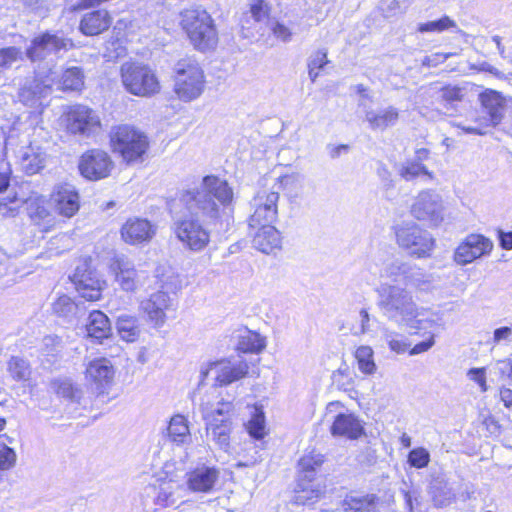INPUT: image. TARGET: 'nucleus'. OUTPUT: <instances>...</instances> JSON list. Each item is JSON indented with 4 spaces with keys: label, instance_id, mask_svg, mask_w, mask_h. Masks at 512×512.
<instances>
[{
    "label": "nucleus",
    "instance_id": "1",
    "mask_svg": "<svg viewBox=\"0 0 512 512\" xmlns=\"http://www.w3.org/2000/svg\"><path fill=\"white\" fill-rule=\"evenodd\" d=\"M233 200V190L226 180L207 175L198 183L181 188L170 206L173 229L183 247L192 252L203 251L210 243V232L200 223L216 222L222 209Z\"/></svg>",
    "mask_w": 512,
    "mask_h": 512
},
{
    "label": "nucleus",
    "instance_id": "2",
    "mask_svg": "<svg viewBox=\"0 0 512 512\" xmlns=\"http://www.w3.org/2000/svg\"><path fill=\"white\" fill-rule=\"evenodd\" d=\"M377 295V306L383 316L399 326L412 329L417 334L436 325L435 319L427 315L428 310L419 306L406 288L383 283L378 287Z\"/></svg>",
    "mask_w": 512,
    "mask_h": 512
},
{
    "label": "nucleus",
    "instance_id": "3",
    "mask_svg": "<svg viewBox=\"0 0 512 512\" xmlns=\"http://www.w3.org/2000/svg\"><path fill=\"white\" fill-rule=\"evenodd\" d=\"M181 27L193 46L206 51L213 49L218 42V34L211 15L200 7L186 9L181 13Z\"/></svg>",
    "mask_w": 512,
    "mask_h": 512
},
{
    "label": "nucleus",
    "instance_id": "4",
    "mask_svg": "<svg viewBox=\"0 0 512 512\" xmlns=\"http://www.w3.org/2000/svg\"><path fill=\"white\" fill-rule=\"evenodd\" d=\"M200 411L206 424L208 436L221 448L228 447L232 431L233 403L224 400H220L216 404L202 402Z\"/></svg>",
    "mask_w": 512,
    "mask_h": 512
},
{
    "label": "nucleus",
    "instance_id": "5",
    "mask_svg": "<svg viewBox=\"0 0 512 512\" xmlns=\"http://www.w3.org/2000/svg\"><path fill=\"white\" fill-rule=\"evenodd\" d=\"M174 92L184 102L199 98L205 89V74L196 59L185 57L174 66Z\"/></svg>",
    "mask_w": 512,
    "mask_h": 512
},
{
    "label": "nucleus",
    "instance_id": "6",
    "mask_svg": "<svg viewBox=\"0 0 512 512\" xmlns=\"http://www.w3.org/2000/svg\"><path fill=\"white\" fill-rule=\"evenodd\" d=\"M110 142L113 151L127 163L141 160L149 146L147 136L128 124L113 127L110 132Z\"/></svg>",
    "mask_w": 512,
    "mask_h": 512
},
{
    "label": "nucleus",
    "instance_id": "7",
    "mask_svg": "<svg viewBox=\"0 0 512 512\" xmlns=\"http://www.w3.org/2000/svg\"><path fill=\"white\" fill-rule=\"evenodd\" d=\"M121 80L125 89L139 97H150L160 92L156 72L148 65L127 62L121 66Z\"/></svg>",
    "mask_w": 512,
    "mask_h": 512
},
{
    "label": "nucleus",
    "instance_id": "8",
    "mask_svg": "<svg viewBox=\"0 0 512 512\" xmlns=\"http://www.w3.org/2000/svg\"><path fill=\"white\" fill-rule=\"evenodd\" d=\"M396 243L410 256L428 257L434 248V239L425 229L414 222H405L394 227Z\"/></svg>",
    "mask_w": 512,
    "mask_h": 512
},
{
    "label": "nucleus",
    "instance_id": "9",
    "mask_svg": "<svg viewBox=\"0 0 512 512\" xmlns=\"http://www.w3.org/2000/svg\"><path fill=\"white\" fill-rule=\"evenodd\" d=\"M249 365L245 360L235 358H224L217 361H209L200 367L199 384L203 385L213 373L215 386H227L247 376Z\"/></svg>",
    "mask_w": 512,
    "mask_h": 512
},
{
    "label": "nucleus",
    "instance_id": "10",
    "mask_svg": "<svg viewBox=\"0 0 512 512\" xmlns=\"http://www.w3.org/2000/svg\"><path fill=\"white\" fill-rule=\"evenodd\" d=\"M444 202L439 193L432 189L420 191L410 207L411 215L418 221L438 226L444 219Z\"/></svg>",
    "mask_w": 512,
    "mask_h": 512
},
{
    "label": "nucleus",
    "instance_id": "11",
    "mask_svg": "<svg viewBox=\"0 0 512 512\" xmlns=\"http://www.w3.org/2000/svg\"><path fill=\"white\" fill-rule=\"evenodd\" d=\"M279 192L267 188L260 189L251 201L253 214L249 219V226L256 228L259 225L273 224L278 217Z\"/></svg>",
    "mask_w": 512,
    "mask_h": 512
},
{
    "label": "nucleus",
    "instance_id": "12",
    "mask_svg": "<svg viewBox=\"0 0 512 512\" xmlns=\"http://www.w3.org/2000/svg\"><path fill=\"white\" fill-rule=\"evenodd\" d=\"M57 77V73L52 70H49L47 74L38 72L33 79L27 80L20 88V101L29 107L41 105L42 99L50 95Z\"/></svg>",
    "mask_w": 512,
    "mask_h": 512
},
{
    "label": "nucleus",
    "instance_id": "13",
    "mask_svg": "<svg viewBox=\"0 0 512 512\" xmlns=\"http://www.w3.org/2000/svg\"><path fill=\"white\" fill-rule=\"evenodd\" d=\"M65 123L69 132L81 135H90L101 126L97 113L88 106L81 104L68 108L65 113Z\"/></svg>",
    "mask_w": 512,
    "mask_h": 512
},
{
    "label": "nucleus",
    "instance_id": "14",
    "mask_svg": "<svg viewBox=\"0 0 512 512\" xmlns=\"http://www.w3.org/2000/svg\"><path fill=\"white\" fill-rule=\"evenodd\" d=\"M114 167L107 152L91 149L85 152L79 161V171L88 180H100L110 175Z\"/></svg>",
    "mask_w": 512,
    "mask_h": 512
},
{
    "label": "nucleus",
    "instance_id": "15",
    "mask_svg": "<svg viewBox=\"0 0 512 512\" xmlns=\"http://www.w3.org/2000/svg\"><path fill=\"white\" fill-rule=\"evenodd\" d=\"M73 46L71 39L60 36L56 33L45 32L35 37L26 51L31 61H38L50 55L57 54L61 50H68Z\"/></svg>",
    "mask_w": 512,
    "mask_h": 512
},
{
    "label": "nucleus",
    "instance_id": "16",
    "mask_svg": "<svg viewBox=\"0 0 512 512\" xmlns=\"http://www.w3.org/2000/svg\"><path fill=\"white\" fill-rule=\"evenodd\" d=\"M141 311L153 327H162L167 320V313L175 310L174 299L164 291L152 293L140 303Z\"/></svg>",
    "mask_w": 512,
    "mask_h": 512
},
{
    "label": "nucleus",
    "instance_id": "17",
    "mask_svg": "<svg viewBox=\"0 0 512 512\" xmlns=\"http://www.w3.org/2000/svg\"><path fill=\"white\" fill-rule=\"evenodd\" d=\"M155 490L154 504L162 508H168L177 503L182 497V484L167 471L159 473L152 484Z\"/></svg>",
    "mask_w": 512,
    "mask_h": 512
},
{
    "label": "nucleus",
    "instance_id": "18",
    "mask_svg": "<svg viewBox=\"0 0 512 512\" xmlns=\"http://www.w3.org/2000/svg\"><path fill=\"white\" fill-rule=\"evenodd\" d=\"M220 477V471L214 466L199 465L185 475V485L192 493H211Z\"/></svg>",
    "mask_w": 512,
    "mask_h": 512
},
{
    "label": "nucleus",
    "instance_id": "19",
    "mask_svg": "<svg viewBox=\"0 0 512 512\" xmlns=\"http://www.w3.org/2000/svg\"><path fill=\"white\" fill-rule=\"evenodd\" d=\"M493 248L492 242L480 234H470L457 247L454 259L458 264L466 265L489 254Z\"/></svg>",
    "mask_w": 512,
    "mask_h": 512
},
{
    "label": "nucleus",
    "instance_id": "20",
    "mask_svg": "<svg viewBox=\"0 0 512 512\" xmlns=\"http://www.w3.org/2000/svg\"><path fill=\"white\" fill-rule=\"evenodd\" d=\"M80 197L75 187L68 183L58 184L51 194L54 210L61 216L70 218L80 208Z\"/></svg>",
    "mask_w": 512,
    "mask_h": 512
},
{
    "label": "nucleus",
    "instance_id": "21",
    "mask_svg": "<svg viewBox=\"0 0 512 512\" xmlns=\"http://www.w3.org/2000/svg\"><path fill=\"white\" fill-rule=\"evenodd\" d=\"M156 231L157 226L147 219L129 218L121 227V237L127 244L137 245L150 242Z\"/></svg>",
    "mask_w": 512,
    "mask_h": 512
},
{
    "label": "nucleus",
    "instance_id": "22",
    "mask_svg": "<svg viewBox=\"0 0 512 512\" xmlns=\"http://www.w3.org/2000/svg\"><path fill=\"white\" fill-rule=\"evenodd\" d=\"M110 271L113 273L116 283L126 292H133L137 289L140 279L133 263L124 256L115 257L110 264Z\"/></svg>",
    "mask_w": 512,
    "mask_h": 512
},
{
    "label": "nucleus",
    "instance_id": "23",
    "mask_svg": "<svg viewBox=\"0 0 512 512\" xmlns=\"http://www.w3.org/2000/svg\"><path fill=\"white\" fill-rule=\"evenodd\" d=\"M85 376L98 388L108 387L113 383L115 368L109 359L96 358L88 362Z\"/></svg>",
    "mask_w": 512,
    "mask_h": 512
},
{
    "label": "nucleus",
    "instance_id": "24",
    "mask_svg": "<svg viewBox=\"0 0 512 512\" xmlns=\"http://www.w3.org/2000/svg\"><path fill=\"white\" fill-rule=\"evenodd\" d=\"M18 159L22 169L27 174L33 175L44 168L47 154L42 147L31 143L19 150Z\"/></svg>",
    "mask_w": 512,
    "mask_h": 512
},
{
    "label": "nucleus",
    "instance_id": "25",
    "mask_svg": "<svg viewBox=\"0 0 512 512\" xmlns=\"http://www.w3.org/2000/svg\"><path fill=\"white\" fill-rule=\"evenodd\" d=\"M253 236V247L262 253L270 254L281 248V235L272 224L259 225Z\"/></svg>",
    "mask_w": 512,
    "mask_h": 512
},
{
    "label": "nucleus",
    "instance_id": "26",
    "mask_svg": "<svg viewBox=\"0 0 512 512\" xmlns=\"http://www.w3.org/2000/svg\"><path fill=\"white\" fill-rule=\"evenodd\" d=\"M112 24V17L105 9L95 10L83 15L80 31L87 36H95L106 31Z\"/></svg>",
    "mask_w": 512,
    "mask_h": 512
},
{
    "label": "nucleus",
    "instance_id": "27",
    "mask_svg": "<svg viewBox=\"0 0 512 512\" xmlns=\"http://www.w3.org/2000/svg\"><path fill=\"white\" fill-rule=\"evenodd\" d=\"M333 436H343L349 439L359 438L363 432L360 420L352 413H339L330 428Z\"/></svg>",
    "mask_w": 512,
    "mask_h": 512
},
{
    "label": "nucleus",
    "instance_id": "28",
    "mask_svg": "<svg viewBox=\"0 0 512 512\" xmlns=\"http://www.w3.org/2000/svg\"><path fill=\"white\" fill-rule=\"evenodd\" d=\"M76 289L80 296L88 301H97L101 297L105 281L101 280L97 273L86 271L76 275Z\"/></svg>",
    "mask_w": 512,
    "mask_h": 512
},
{
    "label": "nucleus",
    "instance_id": "29",
    "mask_svg": "<svg viewBox=\"0 0 512 512\" xmlns=\"http://www.w3.org/2000/svg\"><path fill=\"white\" fill-rule=\"evenodd\" d=\"M400 112L394 106H387L379 110H367L365 121L372 130L385 131L395 126L399 120Z\"/></svg>",
    "mask_w": 512,
    "mask_h": 512
},
{
    "label": "nucleus",
    "instance_id": "30",
    "mask_svg": "<svg viewBox=\"0 0 512 512\" xmlns=\"http://www.w3.org/2000/svg\"><path fill=\"white\" fill-rule=\"evenodd\" d=\"M480 101L490 117V124L497 125L504 115L505 98L497 91L486 90L480 94Z\"/></svg>",
    "mask_w": 512,
    "mask_h": 512
},
{
    "label": "nucleus",
    "instance_id": "31",
    "mask_svg": "<svg viewBox=\"0 0 512 512\" xmlns=\"http://www.w3.org/2000/svg\"><path fill=\"white\" fill-rule=\"evenodd\" d=\"M86 331L89 337L102 342L112 332L109 318L102 311H92L88 316Z\"/></svg>",
    "mask_w": 512,
    "mask_h": 512
},
{
    "label": "nucleus",
    "instance_id": "32",
    "mask_svg": "<svg viewBox=\"0 0 512 512\" xmlns=\"http://www.w3.org/2000/svg\"><path fill=\"white\" fill-rule=\"evenodd\" d=\"M324 462L322 454L311 451L303 455L298 462V476L297 479L307 480L308 482L315 481L316 475Z\"/></svg>",
    "mask_w": 512,
    "mask_h": 512
},
{
    "label": "nucleus",
    "instance_id": "33",
    "mask_svg": "<svg viewBox=\"0 0 512 512\" xmlns=\"http://www.w3.org/2000/svg\"><path fill=\"white\" fill-rule=\"evenodd\" d=\"M116 329L119 337L127 343L137 341L141 335L139 320L134 315H119L116 320Z\"/></svg>",
    "mask_w": 512,
    "mask_h": 512
},
{
    "label": "nucleus",
    "instance_id": "34",
    "mask_svg": "<svg viewBox=\"0 0 512 512\" xmlns=\"http://www.w3.org/2000/svg\"><path fill=\"white\" fill-rule=\"evenodd\" d=\"M293 501L295 504L308 505L316 502L322 494V489L315 481L297 479Z\"/></svg>",
    "mask_w": 512,
    "mask_h": 512
},
{
    "label": "nucleus",
    "instance_id": "35",
    "mask_svg": "<svg viewBox=\"0 0 512 512\" xmlns=\"http://www.w3.org/2000/svg\"><path fill=\"white\" fill-rule=\"evenodd\" d=\"M167 436L169 440L176 445H185L190 443L191 434L187 419L180 414L174 415L167 427Z\"/></svg>",
    "mask_w": 512,
    "mask_h": 512
},
{
    "label": "nucleus",
    "instance_id": "36",
    "mask_svg": "<svg viewBox=\"0 0 512 512\" xmlns=\"http://www.w3.org/2000/svg\"><path fill=\"white\" fill-rule=\"evenodd\" d=\"M248 8L249 10L244 14L242 20L243 29L252 28L250 19L255 23H260L267 20L271 12V6L267 0H249Z\"/></svg>",
    "mask_w": 512,
    "mask_h": 512
},
{
    "label": "nucleus",
    "instance_id": "37",
    "mask_svg": "<svg viewBox=\"0 0 512 512\" xmlns=\"http://www.w3.org/2000/svg\"><path fill=\"white\" fill-rule=\"evenodd\" d=\"M376 496L372 494L362 496H346L342 507L345 512H376Z\"/></svg>",
    "mask_w": 512,
    "mask_h": 512
},
{
    "label": "nucleus",
    "instance_id": "38",
    "mask_svg": "<svg viewBox=\"0 0 512 512\" xmlns=\"http://www.w3.org/2000/svg\"><path fill=\"white\" fill-rule=\"evenodd\" d=\"M265 347V338L254 331L245 330L238 337L237 350L241 352L260 353Z\"/></svg>",
    "mask_w": 512,
    "mask_h": 512
},
{
    "label": "nucleus",
    "instance_id": "39",
    "mask_svg": "<svg viewBox=\"0 0 512 512\" xmlns=\"http://www.w3.org/2000/svg\"><path fill=\"white\" fill-rule=\"evenodd\" d=\"M397 172L406 181H412L422 175L427 176L430 180L433 179V173L416 160H408L397 165Z\"/></svg>",
    "mask_w": 512,
    "mask_h": 512
},
{
    "label": "nucleus",
    "instance_id": "40",
    "mask_svg": "<svg viewBox=\"0 0 512 512\" xmlns=\"http://www.w3.org/2000/svg\"><path fill=\"white\" fill-rule=\"evenodd\" d=\"M355 359L357 361L358 369L366 374L372 375L376 372V364L374 362V352L370 346H359L355 351Z\"/></svg>",
    "mask_w": 512,
    "mask_h": 512
},
{
    "label": "nucleus",
    "instance_id": "41",
    "mask_svg": "<svg viewBox=\"0 0 512 512\" xmlns=\"http://www.w3.org/2000/svg\"><path fill=\"white\" fill-rule=\"evenodd\" d=\"M433 282L432 274L424 272L416 266H410L405 283L418 291H425Z\"/></svg>",
    "mask_w": 512,
    "mask_h": 512
},
{
    "label": "nucleus",
    "instance_id": "42",
    "mask_svg": "<svg viewBox=\"0 0 512 512\" xmlns=\"http://www.w3.org/2000/svg\"><path fill=\"white\" fill-rule=\"evenodd\" d=\"M8 371L11 377L16 381H27L31 376V367L29 362L18 356H12L9 359Z\"/></svg>",
    "mask_w": 512,
    "mask_h": 512
},
{
    "label": "nucleus",
    "instance_id": "43",
    "mask_svg": "<svg viewBox=\"0 0 512 512\" xmlns=\"http://www.w3.org/2000/svg\"><path fill=\"white\" fill-rule=\"evenodd\" d=\"M84 85V76L82 70L78 67L66 69L60 80L62 90H80Z\"/></svg>",
    "mask_w": 512,
    "mask_h": 512
},
{
    "label": "nucleus",
    "instance_id": "44",
    "mask_svg": "<svg viewBox=\"0 0 512 512\" xmlns=\"http://www.w3.org/2000/svg\"><path fill=\"white\" fill-rule=\"evenodd\" d=\"M78 307V304L71 297L65 294L60 295L52 303L53 313L64 318L76 316Z\"/></svg>",
    "mask_w": 512,
    "mask_h": 512
},
{
    "label": "nucleus",
    "instance_id": "45",
    "mask_svg": "<svg viewBox=\"0 0 512 512\" xmlns=\"http://www.w3.org/2000/svg\"><path fill=\"white\" fill-rule=\"evenodd\" d=\"M247 431L255 439H262L265 436V415L261 408L254 407L251 419L247 423Z\"/></svg>",
    "mask_w": 512,
    "mask_h": 512
},
{
    "label": "nucleus",
    "instance_id": "46",
    "mask_svg": "<svg viewBox=\"0 0 512 512\" xmlns=\"http://www.w3.org/2000/svg\"><path fill=\"white\" fill-rule=\"evenodd\" d=\"M44 349L42 364L49 368L52 364L57 361L58 354L60 352V340L58 337L47 336L43 339Z\"/></svg>",
    "mask_w": 512,
    "mask_h": 512
},
{
    "label": "nucleus",
    "instance_id": "47",
    "mask_svg": "<svg viewBox=\"0 0 512 512\" xmlns=\"http://www.w3.org/2000/svg\"><path fill=\"white\" fill-rule=\"evenodd\" d=\"M383 337L389 349L395 353H405L410 346L407 337L395 331L386 329L384 331Z\"/></svg>",
    "mask_w": 512,
    "mask_h": 512
},
{
    "label": "nucleus",
    "instance_id": "48",
    "mask_svg": "<svg viewBox=\"0 0 512 512\" xmlns=\"http://www.w3.org/2000/svg\"><path fill=\"white\" fill-rule=\"evenodd\" d=\"M431 494L435 505L439 507L448 505L454 497L451 489L445 483L438 480L432 483Z\"/></svg>",
    "mask_w": 512,
    "mask_h": 512
},
{
    "label": "nucleus",
    "instance_id": "49",
    "mask_svg": "<svg viewBox=\"0 0 512 512\" xmlns=\"http://www.w3.org/2000/svg\"><path fill=\"white\" fill-rule=\"evenodd\" d=\"M50 388L57 395L71 400H77L79 390L74 387L70 379H55L50 383Z\"/></svg>",
    "mask_w": 512,
    "mask_h": 512
},
{
    "label": "nucleus",
    "instance_id": "50",
    "mask_svg": "<svg viewBox=\"0 0 512 512\" xmlns=\"http://www.w3.org/2000/svg\"><path fill=\"white\" fill-rule=\"evenodd\" d=\"M457 28L456 22L449 16H443L438 20L421 23L418 25V31L421 33L437 32L441 33L445 30Z\"/></svg>",
    "mask_w": 512,
    "mask_h": 512
},
{
    "label": "nucleus",
    "instance_id": "51",
    "mask_svg": "<svg viewBox=\"0 0 512 512\" xmlns=\"http://www.w3.org/2000/svg\"><path fill=\"white\" fill-rule=\"evenodd\" d=\"M410 266V264L401 260H393L392 262L385 265L382 271V276L392 280H397L399 277H403L405 280Z\"/></svg>",
    "mask_w": 512,
    "mask_h": 512
},
{
    "label": "nucleus",
    "instance_id": "52",
    "mask_svg": "<svg viewBox=\"0 0 512 512\" xmlns=\"http://www.w3.org/2000/svg\"><path fill=\"white\" fill-rule=\"evenodd\" d=\"M15 451L6 444L0 443V481L3 479V473L15 466Z\"/></svg>",
    "mask_w": 512,
    "mask_h": 512
},
{
    "label": "nucleus",
    "instance_id": "53",
    "mask_svg": "<svg viewBox=\"0 0 512 512\" xmlns=\"http://www.w3.org/2000/svg\"><path fill=\"white\" fill-rule=\"evenodd\" d=\"M356 324L352 325L350 332L354 336H361L371 330V317L367 309L362 308L358 313Z\"/></svg>",
    "mask_w": 512,
    "mask_h": 512
},
{
    "label": "nucleus",
    "instance_id": "54",
    "mask_svg": "<svg viewBox=\"0 0 512 512\" xmlns=\"http://www.w3.org/2000/svg\"><path fill=\"white\" fill-rule=\"evenodd\" d=\"M22 59V52L17 47L0 49V69H8L13 63Z\"/></svg>",
    "mask_w": 512,
    "mask_h": 512
},
{
    "label": "nucleus",
    "instance_id": "55",
    "mask_svg": "<svg viewBox=\"0 0 512 512\" xmlns=\"http://www.w3.org/2000/svg\"><path fill=\"white\" fill-rule=\"evenodd\" d=\"M512 341V328L502 326L493 331L492 338L488 341L492 349L499 345H508Z\"/></svg>",
    "mask_w": 512,
    "mask_h": 512
},
{
    "label": "nucleus",
    "instance_id": "56",
    "mask_svg": "<svg viewBox=\"0 0 512 512\" xmlns=\"http://www.w3.org/2000/svg\"><path fill=\"white\" fill-rule=\"evenodd\" d=\"M430 461L429 452L422 447L413 449L408 455V462L411 466L416 468H424Z\"/></svg>",
    "mask_w": 512,
    "mask_h": 512
},
{
    "label": "nucleus",
    "instance_id": "57",
    "mask_svg": "<svg viewBox=\"0 0 512 512\" xmlns=\"http://www.w3.org/2000/svg\"><path fill=\"white\" fill-rule=\"evenodd\" d=\"M271 32L275 38L278 40L288 43L292 41L293 32L292 30L286 26L284 23L276 21L271 26Z\"/></svg>",
    "mask_w": 512,
    "mask_h": 512
},
{
    "label": "nucleus",
    "instance_id": "58",
    "mask_svg": "<svg viewBox=\"0 0 512 512\" xmlns=\"http://www.w3.org/2000/svg\"><path fill=\"white\" fill-rule=\"evenodd\" d=\"M160 282L162 283V287L169 290H177L181 286V280L179 275L169 270L166 274H162L160 276Z\"/></svg>",
    "mask_w": 512,
    "mask_h": 512
},
{
    "label": "nucleus",
    "instance_id": "59",
    "mask_svg": "<svg viewBox=\"0 0 512 512\" xmlns=\"http://www.w3.org/2000/svg\"><path fill=\"white\" fill-rule=\"evenodd\" d=\"M435 345V334L432 332H428V337L424 341H421L413 346L409 350V354L411 356L418 355L424 352L429 351Z\"/></svg>",
    "mask_w": 512,
    "mask_h": 512
},
{
    "label": "nucleus",
    "instance_id": "60",
    "mask_svg": "<svg viewBox=\"0 0 512 512\" xmlns=\"http://www.w3.org/2000/svg\"><path fill=\"white\" fill-rule=\"evenodd\" d=\"M327 63V50L323 48L317 50L310 56L308 67H317L318 70H322Z\"/></svg>",
    "mask_w": 512,
    "mask_h": 512
},
{
    "label": "nucleus",
    "instance_id": "61",
    "mask_svg": "<svg viewBox=\"0 0 512 512\" xmlns=\"http://www.w3.org/2000/svg\"><path fill=\"white\" fill-rule=\"evenodd\" d=\"M464 94L463 90L457 86H446L442 89V98L445 101H460L462 100Z\"/></svg>",
    "mask_w": 512,
    "mask_h": 512
},
{
    "label": "nucleus",
    "instance_id": "62",
    "mask_svg": "<svg viewBox=\"0 0 512 512\" xmlns=\"http://www.w3.org/2000/svg\"><path fill=\"white\" fill-rule=\"evenodd\" d=\"M448 58V55L436 53L431 56H426L423 60V65L436 66L437 64L444 62Z\"/></svg>",
    "mask_w": 512,
    "mask_h": 512
},
{
    "label": "nucleus",
    "instance_id": "63",
    "mask_svg": "<svg viewBox=\"0 0 512 512\" xmlns=\"http://www.w3.org/2000/svg\"><path fill=\"white\" fill-rule=\"evenodd\" d=\"M468 377L479 384L480 382H484L486 378L485 368H472L468 371Z\"/></svg>",
    "mask_w": 512,
    "mask_h": 512
},
{
    "label": "nucleus",
    "instance_id": "64",
    "mask_svg": "<svg viewBox=\"0 0 512 512\" xmlns=\"http://www.w3.org/2000/svg\"><path fill=\"white\" fill-rule=\"evenodd\" d=\"M500 400L503 402L506 408H512V390L510 388H501L500 392Z\"/></svg>",
    "mask_w": 512,
    "mask_h": 512
}]
</instances>
